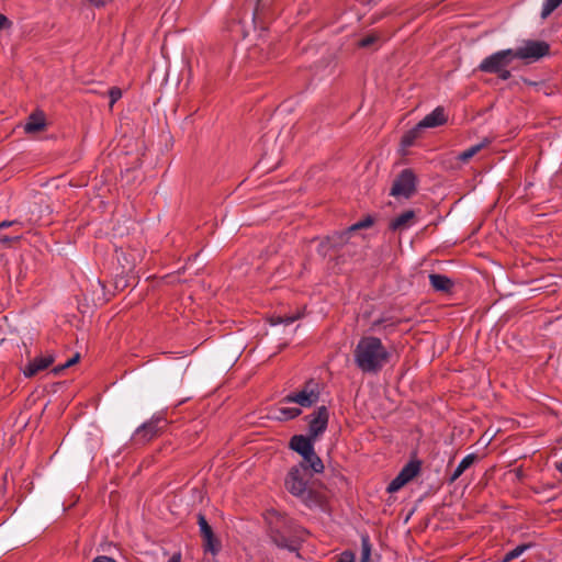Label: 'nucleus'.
I'll return each instance as SVG.
<instances>
[{"label":"nucleus","mask_w":562,"mask_h":562,"mask_svg":"<svg viewBox=\"0 0 562 562\" xmlns=\"http://www.w3.org/2000/svg\"><path fill=\"white\" fill-rule=\"evenodd\" d=\"M280 419H294L302 414V409L299 407H280L279 408Z\"/></svg>","instance_id":"nucleus-25"},{"label":"nucleus","mask_w":562,"mask_h":562,"mask_svg":"<svg viewBox=\"0 0 562 562\" xmlns=\"http://www.w3.org/2000/svg\"><path fill=\"white\" fill-rule=\"evenodd\" d=\"M12 22L2 13H0V30L11 27Z\"/></svg>","instance_id":"nucleus-33"},{"label":"nucleus","mask_w":562,"mask_h":562,"mask_svg":"<svg viewBox=\"0 0 562 562\" xmlns=\"http://www.w3.org/2000/svg\"><path fill=\"white\" fill-rule=\"evenodd\" d=\"M91 562H117V561L108 555H98Z\"/></svg>","instance_id":"nucleus-35"},{"label":"nucleus","mask_w":562,"mask_h":562,"mask_svg":"<svg viewBox=\"0 0 562 562\" xmlns=\"http://www.w3.org/2000/svg\"><path fill=\"white\" fill-rule=\"evenodd\" d=\"M420 468L422 462L419 460H411L403 467L398 474L408 483L415 476H417V474L420 472Z\"/></svg>","instance_id":"nucleus-22"},{"label":"nucleus","mask_w":562,"mask_h":562,"mask_svg":"<svg viewBox=\"0 0 562 562\" xmlns=\"http://www.w3.org/2000/svg\"><path fill=\"white\" fill-rule=\"evenodd\" d=\"M561 4L562 0H544L541 11V18L547 19Z\"/></svg>","instance_id":"nucleus-26"},{"label":"nucleus","mask_w":562,"mask_h":562,"mask_svg":"<svg viewBox=\"0 0 562 562\" xmlns=\"http://www.w3.org/2000/svg\"><path fill=\"white\" fill-rule=\"evenodd\" d=\"M448 116L446 115L442 106H437L434 111L427 114L417 125L418 128H434L446 124Z\"/></svg>","instance_id":"nucleus-13"},{"label":"nucleus","mask_w":562,"mask_h":562,"mask_svg":"<svg viewBox=\"0 0 562 562\" xmlns=\"http://www.w3.org/2000/svg\"><path fill=\"white\" fill-rule=\"evenodd\" d=\"M352 355L357 368L361 372L369 374L379 373L391 358V353L382 340L375 336L361 337Z\"/></svg>","instance_id":"nucleus-2"},{"label":"nucleus","mask_w":562,"mask_h":562,"mask_svg":"<svg viewBox=\"0 0 562 562\" xmlns=\"http://www.w3.org/2000/svg\"><path fill=\"white\" fill-rule=\"evenodd\" d=\"M496 75L501 80H508L512 77V72H510V70H508V67L498 71Z\"/></svg>","instance_id":"nucleus-34"},{"label":"nucleus","mask_w":562,"mask_h":562,"mask_svg":"<svg viewBox=\"0 0 562 562\" xmlns=\"http://www.w3.org/2000/svg\"><path fill=\"white\" fill-rule=\"evenodd\" d=\"M479 460V456L476 453H470L465 456L451 475L448 479V482L451 484L456 482L469 468H471Z\"/></svg>","instance_id":"nucleus-19"},{"label":"nucleus","mask_w":562,"mask_h":562,"mask_svg":"<svg viewBox=\"0 0 562 562\" xmlns=\"http://www.w3.org/2000/svg\"><path fill=\"white\" fill-rule=\"evenodd\" d=\"M378 40H379V36L376 34H369L358 42V46L361 48H368L371 45H373L374 43H376Z\"/></svg>","instance_id":"nucleus-29"},{"label":"nucleus","mask_w":562,"mask_h":562,"mask_svg":"<svg viewBox=\"0 0 562 562\" xmlns=\"http://www.w3.org/2000/svg\"><path fill=\"white\" fill-rule=\"evenodd\" d=\"M198 525L203 540L204 551L210 552L213 555L217 554L222 548L221 541L216 538L205 516L201 513L198 514Z\"/></svg>","instance_id":"nucleus-10"},{"label":"nucleus","mask_w":562,"mask_h":562,"mask_svg":"<svg viewBox=\"0 0 562 562\" xmlns=\"http://www.w3.org/2000/svg\"><path fill=\"white\" fill-rule=\"evenodd\" d=\"M420 131L422 130L418 128V125H416L414 128L405 133L402 137V144L404 146H412L415 139L419 136Z\"/></svg>","instance_id":"nucleus-27"},{"label":"nucleus","mask_w":562,"mask_h":562,"mask_svg":"<svg viewBox=\"0 0 562 562\" xmlns=\"http://www.w3.org/2000/svg\"><path fill=\"white\" fill-rule=\"evenodd\" d=\"M305 420L307 422L308 425V435H311L312 438L317 439L327 429L329 420V411L324 405L318 406L315 411L305 416Z\"/></svg>","instance_id":"nucleus-9"},{"label":"nucleus","mask_w":562,"mask_h":562,"mask_svg":"<svg viewBox=\"0 0 562 562\" xmlns=\"http://www.w3.org/2000/svg\"><path fill=\"white\" fill-rule=\"evenodd\" d=\"M261 0H258V2H260Z\"/></svg>","instance_id":"nucleus-42"},{"label":"nucleus","mask_w":562,"mask_h":562,"mask_svg":"<svg viewBox=\"0 0 562 562\" xmlns=\"http://www.w3.org/2000/svg\"><path fill=\"white\" fill-rule=\"evenodd\" d=\"M54 362V357L52 355L44 357H36L24 368L23 374L26 378H32L36 375L38 372L47 369Z\"/></svg>","instance_id":"nucleus-14"},{"label":"nucleus","mask_w":562,"mask_h":562,"mask_svg":"<svg viewBox=\"0 0 562 562\" xmlns=\"http://www.w3.org/2000/svg\"><path fill=\"white\" fill-rule=\"evenodd\" d=\"M417 223V213L414 210H406L389 223V229L393 233H403Z\"/></svg>","instance_id":"nucleus-12"},{"label":"nucleus","mask_w":562,"mask_h":562,"mask_svg":"<svg viewBox=\"0 0 562 562\" xmlns=\"http://www.w3.org/2000/svg\"><path fill=\"white\" fill-rule=\"evenodd\" d=\"M22 223L20 221L0 222V244L9 245L21 239Z\"/></svg>","instance_id":"nucleus-11"},{"label":"nucleus","mask_w":562,"mask_h":562,"mask_svg":"<svg viewBox=\"0 0 562 562\" xmlns=\"http://www.w3.org/2000/svg\"><path fill=\"white\" fill-rule=\"evenodd\" d=\"M266 520L269 538L278 548L296 551L307 536L303 527L274 509L267 512Z\"/></svg>","instance_id":"nucleus-1"},{"label":"nucleus","mask_w":562,"mask_h":562,"mask_svg":"<svg viewBox=\"0 0 562 562\" xmlns=\"http://www.w3.org/2000/svg\"><path fill=\"white\" fill-rule=\"evenodd\" d=\"M45 127V116L42 112L33 113L29 116L24 126L26 133H36Z\"/></svg>","instance_id":"nucleus-21"},{"label":"nucleus","mask_w":562,"mask_h":562,"mask_svg":"<svg viewBox=\"0 0 562 562\" xmlns=\"http://www.w3.org/2000/svg\"><path fill=\"white\" fill-rule=\"evenodd\" d=\"M384 321L383 319H378V321H374L372 323V328L375 329L378 328Z\"/></svg>","instance_id":"nucleus-39"},{"label":"nucleus","mask_w":562,"mask_h":562,"mask_svg":"<svg viewBox=\"0 0 562 562\" xmlns=\"http://www.w3.org/2000/svg\"><path fill=\"white\" fill-rule=\"evenodd\" d=\"M297 318H299L297 315H295V316H283V324L284 325H290V324L294 323Z\"/></svg>","instance_id":"nucleus-36"},{"label":"nucleus","mask_w":562,"mask_h":562,"mask_svg":"<svg viewBox=\"0 0 562 562\" xmlns=\"http://www.w3.org/2000/svg\"><path fill=\"white\" fill-rule=\"evenodd\" d=\"M355 561V554L351 551H345L340 554L337 562H353Z\"/></svg>","instance_id":"nucleus-32"},{"label":"nucleus","mask_w":562,"mask_h":562,"mask_svg":"<svg viewBox=\"0 0 562 562\" xmlns=\"http://www.w3.org/2000/svg\"><path fill=\"white\" fill-rule=\"evenodd\" d=\"M271 325L283 324V316H273L270 319Z\"/></svg>","instance_id":"nucleus-37"},{"label":"nucleus","mask_w":562,"mask_h":562,"mask_svg":"<svg viewBox=\"0 0 562 562\" xmlns=\"http://www.w3.org/2000/svg\"><path fill=\"white\" fill-rule=\"evenodd\" d=\"M79 358H80L79 353H76L74 357L68 359L64 364L55 367L53 371L55 373H59L64 369L69 368L71 366H74L75 363H77L79 361Z\"/></svg>","instance_id":"nucleus-30"},{"label":"nucleus","mask_w":562,"mask_h":562,"mask_svg":"<svg viewBox=\"0 0 562 562\" xmlns=\"http://www.w3.org/2000/svg\"><path fill=\"white\" fill-rule=\"evenodd\" d=\"M417 190V179L412 169L402 170L394 179L390 195L395 198L409 199Z\"/></svg>","instance_id":"nucleus-8"},{"label":"nucleus","mask_w":562,"mask_h":562,"mask_svg":"<svg viewBox=\"0 0 562 562\" xmlns=\"http://www.w3.org/2000/svg\"><path fill=\"white\" fill-rule=\"evenodd\" d=\"M168 422L162 414H155L149 420L138 426L133 436L134 445H146L160 436L167 428Z\"/></svg>","instance_id":"nucleus-4"},{"label":"nucleus","mask_w":562,"mask_h":562,"mask_svg":"<svg viewBox=\"0 0 562 562\" xmlns=\"http://www.w3.org/2000/svg\"><path fill=\"white\" fill-rule=\"evenodd\" d=\"M109 97H110V106L112 108L113 104L122 98V90L117 87H112L109 90Z\"/></svg>","instance_id":"nucleus-31"},{"label":"nucleus","mask_w":562,"mask_h":562,"mask_svg":"<svg viewBox=\"0 0 562 562\" xmlns=\"http://www.w3.org/2000/svg\"><path fill=\"white\" fill-rule=\"evenodd\" d=\"M407 482L400 474H397L387 485L386 491L389 493H395L400 491Z\"/></svg>","instance_id":"nucleus-28"},{"label":"nucleus","mask_w":562,"mask_h":562,"mask_svg":"<svg viewBox=\"0 0 562 562\" xmlns=\"http://www.w3.org/2000/svg\"><path fill=\"white\" fill-rule=\"evenodd\" d=\"M310 477L311 475L307 471H304L303 465H294L285 477V488L307 507H323L326 503V497L322 492L308 486Z\"/></svg>","instance_id":"nucleus-3"},{"label":"nucleus","mask_w":562,"mask_h":562,"mask_svg":"<svg viewBox=\"0 0 562 562\" xmlns=\"http://www.w3.org/2000/svg\"><path fill=\"white\" fill-rule=\"evenodd\" d=\"M557 469L562 473V461L559 464H557Z\"/></svg>","instance_id":"nucleus-40"},{"label":"nucleus","mask_w":562,"mask_h":562,"mask_svg":"<svg viewBox=\"0 0 562 562\" xmlns=\"http://www.w3.org/2000/svg\"><path fill=\"white\" fill-rule=\"evenodd\" d=\"M371 541L370 537L367 532L361 533V561L360 562H371Z\"/></svg>","instance_id":"nucleus-23"},{"label":"nucleus","mask_w":562,"mask_h":562,"mask_svg":"<svg viewBox=\"0 0 562 562\" xmlns=\"http://www.w3.org/2000/svg\"><path fill=\"white\" fill-rule=\"evenodd\" d=\"M319 400V387L318 383L310 379L305 382L304 386L296 392H292L282 398V403H295L301 407H312Z\"/></svg>","instance_id":"nucleus-6"},{"label":"nucleus","mask_w":562,"mask_h":562,"mask_svg":"<svg viewBox=\"0 0 562 562\" xmlns=\"http://www.w3.org/2000/svg\"><path fill=\"white\" fill-rule=\"evenodd\" d=\"M532 543H522L517 546L515 549L508 551L502 559V562H510L517 558H519L525 551L532 548Z\"/></svg>","instance_id":"nucleus-24"},{"label":"nucleus","mask_w":562,"mask_h":562,"mask_svg":"<svg viewBox=\"0 0 562 562\" xmlns=\"http://www.w3.org/2000/svg\"><path fill=\"white\" fill-rule=\"evenodd\" d=\"M526 82H527L528 85H530V86H536V85H537V83H536V82H533V81H526Z\"/></svg>","instance_id":"nucleus-41"},{"label":"nucleus","mask_w":562,"mask_h":562,"mask_svg":"<svg viewBox=\"0 0 562 562\" xmlns=\"http://www.w3.org/2000/svg\"><path fill=\"white\" fill-rule=\"evenodd\" d=\"M515 59L513 48L497 50L485 57L476 70L484 74H497L504 68L508 67Z\"/></svg>","instance_id":"nucleus-7"},{"label":"nucleus","mask_w":562,"mask_h":562,"mask_svg":"<svg viewBox=\"0 0 562 562\" xmlns=\"http://www.w3.org/2000/svg\"><path fill=\"white\" fill-rule=\"evenodd\" d=\"M316 438H312L311 435H294L289 442L290 449L297 452L300 456L302 453H307L314 447Z\"/></svg>","instance_id":"nucleus-16"},{"label":"nucleus","mask_w":562,"mask_h":562,"mask_svg":"<svg viewBox=\"0 0 562 562\" xmlns=\"http://www.w3.org/2000/svg\"><path fill=\"white\" fill-rule=\"evenodd\" d=\"M302 461L297 465H303L304 471L311 470L313 473H322L324 471V463L317 456L314 447L307 453H302Z\"/></svg>","instance_id":"nucleus-15"},{"label":"nucleus","mask_w":562,"mask_h":562,"mask_svg":"<svg viewBox=\"0 0 562 562\" xmlns=\"http://www.w3.org/2000/svg\"><path fill=\"white\" fill-rule=\"evenodd\" d=\"M429 282L435 291L443 293H450L454 285L449 277L439 273H430Z\"/></svg>","instance_id":"nucleus-18"},{"label":"nucleus","mask_w":562,"mask_h":562,"mask_svg":"<svg viewBox=\"0 0 562 562\" xmlns=\"http://www.w3.org/2000/svg\"><path fill=\"white\" fill-rule=\"evenodd\" d=\"M168 562H181V554L179 552L172 554Z\"/></svg>","instance_id":"nucleus-38"},{"label":"nucleus","mask_w":562,"mask_h":562,"mask_svg":"<svg viewBox=\"0 0 562 562\" xmlns=\"http://www.w3.org/2000/svg\"><path fill=\"white\" fill-rule=\"evenodd\" d=\"M491 144V139L485 137L482 142L469 147L468 149L461 151L457 156V160L467 164L471 158H473L476 154H479L482 149L487 147Z\"/></svg>","instance_id":"nucleus-20"},{"label":"nucleus","mask_w":562,"mask_h":562,"mask_svg":"<svg viewBox=\"0 0 562 562\" xmlns=\"http://www.w3.org/2000/svg\"><path fill=\"white\" fill-rule=\"evenodd\" d=\"M515 59L532 64L550 54V44L546 41L524 40L521 45L513 48Z\"/></svg>","instance_id":"nucleus-5"},{"label":"nucleus","mask_w":562,"mask_h":562,"mask_svg":"<svg viewBox=\"0 0 562 562\" xmlns=\"http://www.w3.org/2000/svg\"><path fill=\"white\" fill-rule=\"evenodd\" d=\"M374 223V218L371 216V215H368L366 216L364 218H362L361 221L355 223L353 225H351L347 231L340 233L337 235V238L338 240L337 241H334L333 245L334 246H341L346 243V240L348 239V236L351 232H355V231H358V229H362V228H369L373 225Z\"/></svg>","instance_id":"nucleus-17"}]
</instances>
